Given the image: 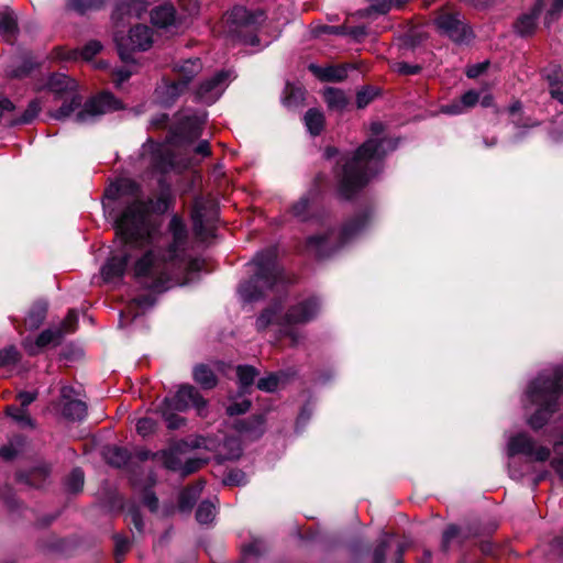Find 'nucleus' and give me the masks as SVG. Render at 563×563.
<instances>
[{"label": "nucleus", "instance_id": "nucleus-1", "mask_svg": "<svg viewBox=\"0 0 563 563\" xmlns=\"http://www.w3.org/2000/svg\"><path fill=\"white\" fill-rule=\"evenodd\" d=\"M195 249H112L101 268L106 283L115 284L130 269L135 283L151 294L135 297L120 313V327L134 319L140 311L155 302L153 294H161L174 286L192 280L202 271L205 261L194 254Z\"/></svg>", "mask_w": 563, "mask_h": 563}, {"label": "nucleus", "instance_id": "nucleus-2", "mask_svg": "<svg viewBox=\"0 0 563 563\" xmlns=\"http://www.w3.org/2000/svg\"><path fill=\"white\" fill-rule=\"evenodd\" d=\"M107 197L117 199L129 196V202L114 222L115 235L124 244L150 245L159 241L162 236V220L154 218L152 212L163 214L174 203V197L163 191L154 200L141 199V187L129 178L119 179L107 191Z\"/></svg>", "mask_w": 563, "mask_h": 563}, {"label": "nucleus", "instance_id": "nucleus-3", "mask_svg": "<svg viewBox=\"0 0 563 563\" xmlns=\"http://www.w3.org/2000/svg\"><path fill=\"white\" fill-rule=\"evenodd\" d=\"M385 125L377 121L371 124L372 137L360 145L351 156L341 158V165L334 169L338 180V192L345 199H352L356 192L367 185L376 174V164L382 162L386 154L394 151L397 142L383 135Z\"/></svg>", "mask_w": 563, "mask_h": 563}, {"label": "nucleus", "instance_id": "nucleus-4", "mask_svg": "<svg viewBox=\"0 0 563 563\" xmlns=\"http://www.w3.org/2000/svg\"><path fill=\"white\" fill-rule=\"evenodd\" d=\"M526 398L536 407L527 422L531 429L539 430L561 407L563 408V366L542 371L529 384Z\"/></svg>", "mask_w": 563, "mask_h": 563}, {"label": "nucleus", "instance_id": "nucleus-5", "mask_svg": "<svg viewBox=\"0 0 563 563\" xmlns=\"http://www.w3.org/2000/svg\"><path fill=\"white\" fill-rule=\"evenodd\" d=\"M275 251L276 249H262L249 263L251 278L239 287V294L244 301L257 300L279 282L284 283L285 277Z\"/></svg>", "mask_w": 563, "mask_h": 563}, {"label": "nucleus", "instance_id": "nucleus-6", "mask_svg": "<svg viewBox=\"0 0 563 563\" xmlns=\"http://www.w3.org/2000/svg\"><path fill=\"white\" fill-rule=\"evenodd\" d=\"M320 307L321 303L317 297H309L290 307L286 314L282 317L280 307L274 305L261 313L256 320V328L262 331L276 321L283 325L284 334L290 338L291 344L296 345L299 342V334L290 330L289 327L309 322L318 314Z\"/></svg>", "mask_w": 563, "mask_h": 563}, {"label": "nucleus", "instance_id": "nucleus-7", "mask_svg": "<svg viewBox=\"0 0 563 563\" xmlns=\"http://www.w3.org/2000/svg\"><path fill=\"white\" fill-rule=\"evenodd\" d=\"M194 408L198 416L207 415V400L191 385H183L172 397H166L159 405V411L168 429L176 430L185 424L178 412Z\"/></svg>", "mask_w": 563, "mask_h": 563}, {"label": "nucleus", "instance_id": "nucleus-8", "mask_svg": "<svg viewBox=\"0 0 563 563\" xmlns=\"http://www.w3.org/2000/svg\"><path fill=\"white\" fill-rule=\"evenodd\" d=\"M437 31L456 44L468 43L474 33L462 13L452 3H445L434 12Z\"/></svg>", "mask_w": 563, "mask_h": 563}, {"label": "nucleus", "instance_id": "nucleus-9", "mask_svg": "<svg viewBox=\"0 0 563 563\" xmlns=\"http://www.w3.org/2000/svg\"><path fill=\"white\" fill-rule=\"evenodd\" d=\"M192 230L200 242H208L214 236L218 209L212 201L197 198L194 201L190 213Z\"/></svg>", "mask_w": 563, "mask_h": 563}, {"label": "nucleus", "instance_id": "nucleus-10", "mask_svg": "<svg viewBox=\"0 0 563 563\" xmlns=\"http://www.w3.org/2000/svg\"><path fill=\"white\" fill-rule=\"evenodd\" d=\"M152 29L146 25L132 27L128 38L115 35L114 40L120 58L125 63L133 62V52L146 51L152 46Z\"/></svg>", "mask_w": 563, "mask_h": 563}, {"label": "nucleus", "instance_id": "nucleus-11", "mask_svg": "<svg viewBox=\"0 0 563 563\" xmlns=\"http://www.w3.org/2000/svg\"><path fill=\"white\" fill-rule=\"evenodd\" d=\"M202 64L199 58L187 59L175 66L176 78L166 81L164 89L167 98L166 103L173 102L187 88L188 84L200 73Z\"/></svg>", "mask_w": 563, "mask_h": 563}, {"label": "nucleus", "instance_id": "nucleus-12", "mask_svg": "<svg viewBox=\"0 0 563 563\" xmlns=\"http://www.w3.org/2000/svg\"><path fill=\"white\" fill-rule=\"evenodd\" d=\"M507 454L511 459L517 454H523L536 462H545L551 455V450L537 442L526 432H519L509 438Z\"/></svg>", "mask_w": 563, "mask_h": 563}, {"label": "nucleus", "instance_id": "nucleus-13", "mask_svg": "<svg viewBox=\"0 0 563 563\" xmlns=\"http://www.w3.org/2000/svg\"><path fill=\"white\" fill-rule=\"evenodd\" d=\"M120 102L110 92H102L87 100L81 110L76 113V121L85 123L109 111L119 109Z\"/></svg>", "mask_w": 563, "mask_h": 563}, {"label": "nucleus", "instance_id": "nucleus-14", "mask_svg": "<svg viewBox=\"0 0 563 563\" xmlns=\"http://www.w3.org/2000/svg\"><path fill=\"white\" fill-rule=\"evenodd\" d=\"M230 78L231 71L220 70L201 81L196 90L197 100L206 104L216 102L228 87Z\"/></svg>", "mask_w": 563, "mask_h": 563}, {"label": "nucleus", "instance_id": "nucleus-15", "mask_svg": "<svg viewBox=\"0 0 563 563\" xmlns=\"http://www.w3.org/2000/svg\"><path fill=\"white\" fill-rule=\"evenodd\" d=\"M265 13L262 10L250 11L245 7H234L228 14V23L232 31L242 32L243 30L255 31L264 22Z\"/></svg>", "mask_w": 563, "mask_h": 563}, {"label": "nucleus", "instance_id": "nucleus-16", "mask_svg": "<svg viewBox=\"0 0 563 563\" xmlns=\"http://www.w3.org/2000/svg\"><path fill=\"white\" fill-rule=\"evenodd\" d=\"M75 390L70 386L60 389L59 408L62 415L70 420H82L87 415L86 404L74 397Z\"/></svg>", "mask_w": 563, "mask_h": 563}, {"label": "nucleus", "instance_id": "nucleus-17", "mask_svg": "<svg viewBox=\"0 0 563 563\" xmlns=\"http://www.w3.org/2000/svg\"><path fill=\"white\" fill-rule=\"evenodd\" d=\"M47 89L54 93L55 99L64 98L68 95L77 92L76 81L65 74L55 73L52 74L46 84L37 88V90Z\"/></svg>", "mask_w": 563, "mask_h": 563}, {"label": "nucleus", "instance_id": "nucleus-18", "mask_svg": "<svg viewBox=\"0 0 563 563\" xmlns=\"http://www.w3.org/2000/svg\"><path fill=\"white\" fill-rule=\"evenodd\" d=\"M349 65H329L321 67L310 64L308 69L321 81L340 82L347 77Z\"/></svg>", "mask_w": 563, "mask_h": 563}, {"label": "nucleus", "instance_id": "nucleus-19", "mask_svg": "<svg viewBox=\"0 0 563 563\" xmlns=\"http://www.w3.org/2000/svg\"><path fill=\"white\" fill-rule=\"evenodd\" d=\"M146 10L144 0H121L112 14V19L118 24L124 22L125 18H140Z\"/></svg>", "mask_w": 563, "mask_h": 563}, {"label": "nucleus", "instance_id": "nucleus-20", "mask_svg": "<svg viewBox=\"0 0 563 563\" xmlns=\"http://www.w3.org/2000/svg\"><path fill=\"white\" fill-rule=\"evenodd\" d=\"M542 9L543 0H538L531 9L530 13L523 14L517 20L515 27L521 36H528L534 32L537 20L542 12Z\"/></svg>", "mask_w": 563, "mask_h": 563}, {"label": "nucleus", "instance_id": "nucleus-21", "mask_svg": "<svg viewBox=\"0 0 563 563\" xmlns=\"http://www.w3.org/2000/svg\"><path fill=\"white\" fill-rule=\"evenodd\" d=\"M62 336V330L46 329L36 338L34 343H32L29 339H25L24 347L30 354L34 355L41 349L49 344H57L60 341Z\"/></svg>", "mask_w": 563, "mask_h": 563}, {"label": "nucleus", "instance_id": "nucleus-22", "mask_svg": "<svg viewBox=\"0 0 563 563\" xmlns=\"http://www.w3.org/2000/svg\"><path fill=\"white\" fill-rule=\"evenodd\" d=\"M56 100H63V104L56 110L48 111V115L58 121L68 119L82 103V97L78 92Z\"/></svg>", "mask_w": 563, "mask_h": 563}, {"label": "nucleus", "instance_id": "nucleus-23", "mask_svg": "<svg viewBox=\"0 0 563 563\" xmlns=\"http://www.w3.org/2000/svg\"><path fill=\"white\" fill-rule=\"evenodd\" d=\"M368 221L369 213L365 211L345 221L340 230L341 241L345 242L358 234Z\"/></svg>", "mask_w": 563, "mask_h": 563}, {"label": "nucleus", "instance_id": "nucleus-24", "mask_svg": "<svg viewBox=\"0 0 563 563\" xmlns=\"http://www.w3.org/2000/svg\"><path fill=\"white\" fill-rule=\"evenodd\" d=\"M317 198L309 196L308 194L302 196L298 201H296L289 209V212L292 217L297 218L299 221L308 222L316 218V212L312 208V202Z\"/></svg>", "mask_w": 563, "mask_h": 563}, {"label": "nucleus", "instance_id": "nucleus-25", "mask_svg": "<svg viewBox=\"0 0 563 563\" xmlns=\"http://www.w3.org/2000/svg\"><path fill=\"white\" fill-rule=\"evenodd\" d=\"M167 231L172 236L173 246H181L187 243L189 234L188 228L179 214H173Z\"/></svg>", "mask_w": 563, "mask_h": 563}, {"label": "nucleus", "instance_id": "nucleus-26", "mask_svg": "<svg viewBox=\"0 0 563 563\" xmlns=\"http://www.w3.org/2000/svg\"><path fill=\"white\" fill-rule=\"evenodd\" d=\"M19 32L18 21L14 12L9 8H5L0 12V34L3 38L12 43Z\"/></svg>", "mask_w": 563, "mask_h": 563}, {"label": "nucleus", "instance_id": "nucleus-27", "mask_svg": "<svg viewBox=\"0 0 563 563\" xmlns=\"http://www.w3.org/2000/svg\"><path fill=\"white\" fill-rule=\"evenodd\" d=\"M180 453V444H176L167 450L155 452L154 457H159V462H162L167 470L180 472L183 465Z\"/></svg>", "mask_w": 563, "mask_h": 563}, {"label": "nucleus", "instance_id": "nucleus-28", "mask_svg": "<svg viewBox=\"0 0 563 563\" xmlns=\"http://www.w3.org/2000/svg\"><path fill=\"white\" fill-rule=\"evenodd\" d=\"M176 11L172 4L158 5L151 12V20L158 27H167L175 21Z\"/></svg>", "mask_w": 563, "mask_h": 563}, {"label": "nucleus", "instance_id": "nucleus-29", "mask_svg": "<svg viewBox=\"0 0 563 563\" xmlns=\"http://www.w3.org/2000/svg\"><path fill=\"white\" fill-rule=\"evenodd\" d=\"M203 122L198 117H187L180 121L179 133L190 140L200 136Z\"/></svg>", "mask_w": 563, "mask_h": 563}, {"label": "nucleus", "instance_id": "nucleus-30", "mask_svg": "<svg viewBox=\"0 0 563 563\" xmlns=\"http://www.w3.org/2000/svg\"><path fill=\"white\" fill-rule=\"evenodd\" d=\"M202 489H203L202 482H198L195 485L184 489L180 493L179 500H178L180 510H183V511L189 510L192 507V505L195 504V501L197 500V498L199 497Z\"/></svg>", "mask_w": 563, "mask_h": 563}, {"label": "nucleus", "instance_id": "nucleus-31", "mask_svg": "<svg viewBox=\"0 0 563 563\" xmlns=\"http://www.w3.org/2000/svg\"><path fill=\"white\" fill-rule=\"evenodd\" d=\"M194 379L205 389H211L217 385V376L210 367L203 364L194 368Z\"/></svg>", "mask_w": 563, "mask_h": 563}, {"label": "nucleus", "instance_id": "nucleus-32", "mask_svg": "<svg viewBox=\"0 0 563 563\" xmlns=\"http://www.w3.org/2000/svg\"><path fill=\"white\" fill-rule=\"evenodd\" d=\"M323 98L328 107L332 110L341 111L347 106V98L344 92L338 88H327Z\"/></svg>", "mask_w": 563, "mask_h": 563}, {"label": "nucleus", "instance_id": "nucleus-33", "mask_svg": "<svg viewBox=\"0 0 563 563\" xmlns=\"http://www.w3.org/2000/svg\"><path fill=\"white\" fill-rule=\"evenodd\" d=\"M236 375L241 393H246L258 375V371L251 365H239L236 367Z\"/></svg>", "mask_w": 563, "mask_h": 563}, {"label": "nucleus", "instance_id": "nucleus-34", "mask_svg": "<svg viewBox=\"0 0 563 563\" xmlns=\"http://www.w3.org/2000/svg\"><path fill=\"white\" fill-rule=\"evenodd\" d=\"M264 419L262 416H254L247 420H242L236 423V429L241 433H246L250 437H258L263 433Z\"/></svg>", "mask_w": 563, "mask_h": 563}, {"label": "nucleus", "instance_id": "nucleus-35", "mask_svg": "<svg viewBox=\"0 0 563 563\" xmlns=\"http://www.w3.org/2000/svg\"><path fill=\"white\" fill-rule=\"evenodd\" d=\"M47 307L44 302L35 303L29 311L24 324L30 330L37 329L45 319Z\"/></svg>", "mask_w": 563, "mask_h": 563}, {"label": "nucleus", "instance_id": "nucleus-36", "mask_svg": "<svg viewBox=\"0 0 563 563\" xmlns=\"http://www.w3.org/2000/svg\"><path fill=\"white\" fill-rule=\"evenodd\" d=\"M305 123L309 132L317 136L324 128V115L317 109H309L305 114Z\"/></svg>", "mask_w": 563, "mask_h": 563}, {"label": "nucleus", "instance_id": "nucleus-37", "mask_svg": "<svg viewBox=\"0 0 563 563\" xmlns=\"http://www.w3.org/2000/svg\"><path fill=\"white\" fill-rule=\"evenodd\" d=\"M286 378L287 374L283 371L271 373L266 377L258 379L257 388L263 391L273 393L286 380Z\"/></svg>", "mask_w": 563, "mask_h": 563}, {"label": "nucleus", "instance_id": "nucleus-38", "mask_svg": "<svg viewBox=\"0 0 563 563\" xmlns=\"http://www.w3.org/2000/svg\"><path fill=\"white\" fill-rule=\"evenodd\" d=\"M470 537V533L456 526H450L446 528V530L443 532L442 537V548L443 550H448L449 547L453 542L461 543L463 540Z\"/></svg>", "mask_w": 563, "mask_h": 563}, {"label": "nucleus", "instance_id": "nucleus-39", "mask_svg": "<svg viewBox=\"0 0 563 563\" xmlns=\"http://www.w3.org/2000/svg\"><path fill=\"white\" fill-rule=\"evenodd\" d=\"M107 0H68L67 5L69 9L85 14L88 11L101 9Z\"/></svg>", "mask_w": 563, "mask_h": 563}, {"label": "nucleus", "instance_id": "nucleus-40", "mask_svg": "<svg viewBox=\"0 0 563 563\" xmlns=\"http://www.w3.org/2000/svg\"><path fill=\"white\" fill-rule=\"evenodd\" d=\"M107 0H68L67 5L69 9L85 14L88 11L101 9Z\"/></svg>", "mask_w": 563, "mask_h": 563}, {"label": "nucleus", "instance_id": "nucleus-41", "mask_svg": "<svg viewBox=\"0 0 563 563\" xmlns=\"http://www.w3.org/2000/svg\"><path fill=\"white\" fill-rule=\"evenodd\" d=\"M216 516V506L211 501H202L196 511V519L201 525L212 522Z\"/></svg>", "mask_w": 563, "mask_h": 563}, {"label": "nucleus", "instance_id": "nucleus-42", "mask_svg": "<svg viewBox=\"0 0 563 563\" xmlns=\"http://www.w3.org/2000/svg\"><path fill=\"white\" fill-rule=\"evenodd\" d=\"M265 551V544L260 539H254L242 548L243 562L246 563L253 556H258Z\"/></svg>", "mask_w": 563, "mask_h": 563}, {"label": "nucleus", "instance_id": "nucleus-43", "mask_svg": "<svg viewBox=\"0 0 563 563\" xmlns=\"http://www.w3.org/2000/svg\"><path fill=\"white\" fill-rule=\"evenodd\" d=\"M22 445H23V439L18 437V438L11 440L8 444L1 446L0 456L5 461H10L18 455L20 448Z\"/></svg>", "mask_w": 563, "mask_h": 563}, {"label": "nucleus", "instance_id": "nucleus-44", "mask_svg": "<svg viewBox=\"0 0 563 563\" xmlns=\"http://www.w3.org/2000/svg\"><path fill=\"white\" fill-rule=\"evenodd\" d=\"M545 77L549 81L550 89L563 85V70L559 65H550L545 69Z\"/></svg>", "mask_w": 563, "mask_h": 563}, {"label": "nucleus", "instance_id": "nucleus-45", "mask_svg": "<svg viewBox=\"0 0 563 563\" xmlns=\"http://www.w3.org/2000/svg\"><path fill=\"white\" fill-rule=\"evenodd\" d=\"M41 109H42V107H41L40 99H34V100L30 101V103L27 104V108L23 112L22 117L19 120H16L15 123H21V124L30 123L33 119H35L37 117Z\"/></svg>", "mask_w": 563, "mask_h": 563}, {"label": "nucleus", "instance_id": "nucleus-46", "mask_svg": "<svg viewBox=\"0 0 563 563\" xmlns=\"http://www.w3.org/2000/svg\"><path fill=\"white\" fill-rule=\"evenodd\" d=\"M68 490L79 492L84 486V472L80 468H74L66 479Z\"/></svg>", "mask_w": 563, "mask_h": 563}, {"label": "nucleus", "instance_id": "nucleus-47", "mask_svg": "<svg viewBox=\"0 0 563 563\" xmlns=\"http://www.w3.org/2000/svg\"><path fill=\"white\" fill-rule=\"evenodd\" d=\"M19 361V352L15 346H8L0 350V367H8L16 364Z\"/></svg>", "mask_w": 563, "mask_h": 563}, {"label": "nucleus", "instance_id": "nucleus-48", "mask_svg": "<svg viewBox=\"0 0 563 563\" xmlns=\"http://www.w3.org/2000/svg\"><path fill=\"white\" fill-rule=\"evenodd\" d=\"M7 413L23 426H33L32 419L24 408L9 406L7 408Z\"/></svg>", "mask_w": 563, "mask_h": 563}, {"label": "nucleus", "instance_id": "nucleus-49", "mask_svg": "<svg viewBox=\"0 0 563 563\" xmlns=\"http://www.w3.org/2000/svg\"><path fill=\"white\" fill-rule=\"evenodd\" d=\"M327 181H328L327 175L322 172L318 173L314 176L311 187L307 194L313 198H319L323 191V188L327 185Z\"/></svg>", "mask_w": 563, "mask_h": 563}, {"label": "nucleus", "instance_id": "nucleus-50", "mask_svg": "<svg viewBox=\"0 0 563 563\" xmlns=\"http://www.w3.org/2000/svg\"><path fill=\"white\" fill-rule=\"evenodd\" d=\"M391 69L399 75L409 76L419 74L422 70V67L420 65H411L406 62H397L393 64Z\"/></svg>", "mask_w": 563, "mask_h": 563}, {"label": "nucleus", "instance_id": "nucleus-51", "mask_svg": "<svg viewBox=\"0 0 563 563\" xmlns=\"http://www.w3.org/2000/svg\"><path fill=\"white\" fill-rule=\"evenodd\" d=\"M109 463L120 467L128 461V452L121 448H112L108 451Z\"/></svg>", "mask_w": 563, "mask_h": 563}, {"label": "nucleus", "instance_id": "nucleus-52", "mask_svg": "<svg viewBox=\"0 0 563 563\" xmlns=\"http://www.w3.org/2000/svg\"><path fill=\"white\" fill-rule=\"evenodd\" d=\"M224 483L232 486H241L247 483L246 474L238 468L230 470L224 477Z\"/></svg>", "mask_w": 563, "mask_h": 563}, {"label": "nucleus", "instance_id": "nucleus-53", "mask_svg": "<svg viewBox=\"0 0 563 563\" xmlns=\"http://www.w3.org/2000/svg\"><path fill=\"white\" fill-rule=\"evenodd\" d=\"M156 429V422L152 418H141L136 423V431L142 437L152 434Z\"/></svg>", "mask_w": 563, "mask_h": 563}, {"label": "nucleus", "instance_id": "nucleus-54", "mask_svg": "<svg viewBox=\"0 0 563 563\" xmlns=\"http://www.w3.org/2000/svg\"><path fill=\"white\" fill-rule=\"evenodd\" d=\"M376 92L372 87H364L356 95L357 108H365L375 98Z\"/></svg>", "mask_w": 563, "mask_h": 563}, {"label": "nucleus", "instance_id": "nucleus-55", "mask_svg": "<svg viewBox=\"0 0 563 563\" xmlns=\"http://www.w3.org/2000/svg\"><path fill=\"white\" fill-rule=\"evenodd\" d=\"M205 460L202 459H188L185 463H183L180 468L181 476H188L195 472H197L203 464Z\"/></svg>", "mask_w": 563, "mask_h": 563}, {"label": "nucleus", "instance_id": "nucleus-56", "mask_svg": "<svg viewBox=\"0 0 563 563\" xmlns=\"http://www.w3.org/2000/svg\"><path fill=\"white\" fill-rule=\"evenodd\" d=\"M251 407V401L249 399H242L240 401H234L227 407V413L229 416H239L245 413Z\"/></svg>", "mask_w": 563, "mask_h": 563}, {"label": "nucleus", "instance_id": "nucleus-57", "mask_svg": "<svg viewBox=\"0 0 563 563\" xmlns=\"http://www.w3.org/2000/svg\"><path fill=\"white\" fill-rule=\"evenodd\" d=\"M460 101L463 104L464 111H466L477 104L479 101V93L475 90H468L461 96Z\"/></svg>", "mask_w": 563, "mask_h": 563}, {"label": "nucleus", "instance_id": "nucleus-58", "mask_svg": "<svg viewBox=\"0 0 563 563\" xmlns=\"http://www.w3.org/2000/svg\"><path fill=\"white\" fill-rule=\"evenodd\" d=\"M561 446H563V439L554 444L556 456L552 459L551 466L559 475L563 476V452H561Z\"/></svg>", "mask_w": 563, "mask_h": 563}, {"label": "nucleus", "instance_id": "nucleus-59", "mask_svg": "<svg viewBox=\"0 0 563 563\" xmlns=\"http://www.w3.org/2000/svg\"><path fill=\"white\" fill-rule=\"evenodd\" d=\"M78 321V314L75 310H70L66 316L65 320L62 323V327L58 328L62 330V335L64 333L73 332L76 329V324Z\"/></svg>", "mask_w": 563, "mask_h": 563}, {"label": "nucleus", "instance_id": "nucleus-60", "mask_svg": "<svg viewBox=\"0 0 563 563\" xmlns=\"http://www.w3.org/2000/svg\"><path fill=\"white\" fill-rule=\"evenodd\" d=\"M101 49V44L97 41H90L89 43H87L80 51V56L86 59V60H89L91 59L93 56H96Z\"/></svg>", "mask_w": 563, "mask_h": 563}, {"label": "nucleus", "instance_id": "nucleus-61", "mask_svg": "<svg viewBox=\"0 0 563 563\" xmlns=\"http://www.w3.org/2000/svg\"><path fill=\"white\" fill-rule=\"evenodd\" d=\"M440 111H441V113L449 114V115H457V114L465 112L460 99L453 100L452 102H450L448 104L441 106Z\"/></svg>", "mask_w": 563, "mask_h": 563}, {"label": "nucleus", "instance_id": "nucleus-62", "mask_svg": "<svg viewBox=\"0 0 563 563\" xmlns=\"http://www.w3.org/2000/svg\"><path fill=\"white\" fill-rule=\"evenodd\" d=\"M563 9V0H554L551 9L548 11L545 16V24L550 25L553 21L559 18L561 10Z\"/></svg>", "mask_w": 563, "mask_h": 563}, {"label": "nucleus", "instance_id": "nucleus-63", "mask_svg": "<svg viewBox=\"0 0 563 563\" xmlns=\"http://www.w3.org/2000/svg\"><path fill=\"white\" fill-rule=\"evenodd\" d=\"M34 68V64L26 59L24 60L21 66L16 67L14 70H12V77H15V78H22V77H25L27 76Z\"/></svg>", "mask_w": 563, "mask_h": 563}, {"label": "nucleus", "instance_id": "nucleus-64", "mask_svg": "<svg viewBox=\"0 0 563 563\" xmlns=\"http://www.w3.org/2000/svg\"><path fill=\"white\" fill-rule=\"evenodd\" d=\"M388 547V538L384 537L380 544L374 551V563H384L385 562V553Z\"/></svg>", "mask_w": 563, "mask_h": 563}]
</instances>
